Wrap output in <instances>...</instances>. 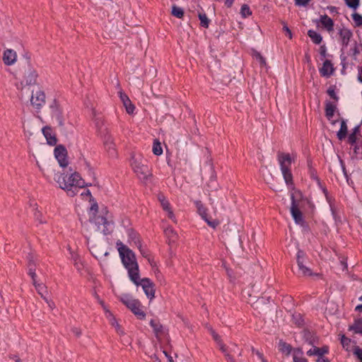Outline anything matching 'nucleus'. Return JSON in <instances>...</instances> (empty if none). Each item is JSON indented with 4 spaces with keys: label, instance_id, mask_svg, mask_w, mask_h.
<instances>
[{
    "label": "nucleus",
    "instance_id": "1",
    "mask_svg": "<svg viewBox=\"0 0 362 362\" xmlns=\"http://www.w3.org/2000/svg\"><path fill=\"white\" fill-rule=\"evenodd\" d=\"M54 180L59 184V187L66 190L67 194L71 197L76 194L78 189L83 188L86 185L80 175L71 169L66 174H55Z\"/></svg>",
    "mask_w": 362,
    "mask_h": 362
},
{
    "label": "nucleus",
    "instance_id": "2",
    "mask_svg": "<svg viewBox=\"0 0 362 362\" xmlns=\"http://www.w3.org/2000/svg\"><path fill=\"white\" fill-rule=\"evenodd\" d=\"M117 246L122 263L128 270L129 279L134 284H137L139 279V271L134 253L122 243H117Z\"/></svg>",
    "mask_w": 362,
    "mask_h": 362
},
{
    "label": "nucleus",
    "instance_id": "3",
    "mask_svg": "<svg viewBox=\"0 0 362 362\" xmlns=\"http://www.w3.org/2000/svg\"><path fill=\"white\" fill-rule=\"evenodd\" d=\"M129 163L132 170L140 180L144 182L151 176V172L146 165V160L141 154L132 153Z\"/></svg>",
    "mask_w": 362,
    "mask_h": 362
},
{
    "label": "nucleus",
    "instance_id": "4",
    "mask_svg": "<svg viewBox=\"0 0 362 362\" xmlns=\"http://www.w3.org/2000/svg\"><path fill=\"white\" fill-rule=\"evenodd\" d=\"M296 159L295 154H289L284 152H278L277 160L280 165V169L284 177V181L288 186H292L293 175L291 170V164Z\"/></svg>",
    "mask_w": 362,
    "mask_h": 362
},
{
    "label": "nucleus",
    "instance_id": "5",
    "mask_svg": "<svg viewBox=\"0 0 362 362\" xmlns=\"http://www.w3.org/2000/svg\"><path fill=\"white\" fill-rule=\"evenodd\" d=\"M37 77L36 69L30 65H28L21 73L15 76L16 80L15 86L18 90H22L27 86L35 85Z\"/></svg>",
    "mask_w": 362,
    "mask_h": 362
},
{
    "label": "nucleus",
    "instance_id": "6",
    "mask_svg": "<svg viewBox=\"0 0 362 362\" xmlns=\"http://www.w3.org/2000/svg\"><path fill=\"white\" fill-rule=\"evenodd\" d=\"M110 216L109 213L105 209L99 214H94L90 218V221L95 226L96 230L107 235L112 230L113 221L110 219Z\"/></svg>",
    "mask_w": 362,
    "mask_h": 362
},
{
    "label": "nucleus",
    "instance_id": "7",
    "mask_svg": "<svg viewBox=\"0 0 362 362\" xmlns=\"http://www.w3.org/2000/svg\"><path fill=\"white\" fill-rule=\"evenodd\" d=\"M119 300L124 303L139 320H144L146 317V313L141 309V303L134 298L128 293L122 294L119 296Z\"/></svg>",
    "mask_w": 362,
    "mask_h": 362
},
{
    "label": "nucleus",
    "instance_id": "8",
    "mask_svg": "<svg viewBox=\"0 0 362 362\" xmlns=\"http://www.w3.org/2000/svg\"><path fill=\"white\" fill-rule=\"evenodd\" d=\"M300 197L301 193L299 191H295L291 194V214L297 224H302L303 223V214L299 209V202Z\"/></svg>",
    "mask_w": 362,
    "mask_h": 362
},
{
    "label": "nucleus",
    "instance_id": "9",
    "mask_svg": "<svg viewBox=\"0 0 362 362\" xmlns=\"http://www.w3.org/2000/svg\"><path fill=\"white\" fill-rule=\"evenodd\" d=\"M308 261L305 254L302 250H298L297 253L298 274L301 276H311L313 273L311 269L307 265Z\"/></svg>",
    "mask_w": 362,
    "mask_h": 362
},
{
    "label": "nucleus",
    "instance_id": "10",
    "mask_svg": "<svg viewBox=\"0 0 362 362\" xmlns=\"http://www.w3.org/2000/svg\"><path fill=\"white\" fill-rule=\"evenodd\" d=\"M45 93L42 90L33 91L30 97V105L33 109L39 112L45 104Z\"/></svg>",
    "mask_w": 362,
    "mask_h": 362
},
{
    "label": "nucleus",
    "instance_id": "11",
    "mask_svg": "<svg viewBox=\"0 0 362 362\" xmlns=\"http://www.w3.org/2000/svg\"><path fill=\"white\" fill-rule=\"evenodd\" d=\"M136 286H141L147 296L150 300H152L155 296V289L153 283L148 278H144L138 279L137 284H134Z\"/></svg>",
    "mask_w": 362,
    "mask_h": 362
},
{
    "label": "nucleus",
    "instance_id": "12",
    "mask_svg": "<svg viewBox=\"0 0 362 362\" xmlns=\"http://www.w3.org/2000/svg\"><path fill=\"white\" fill-rule=\"evenodd\" d=\"M49 109L52 117L56 118L59 126L63 127L64 125L63 111L59 101L54 99L49 105Z\"/></svg>",
    "mask_w": 362,
    "mask_h": 362
},
{
    "label": "nucleus",
    "instance_id": "13",
    "mask_svg": "<svg viewBox=\"0 0 362 362\" xmlns=\"http://www.w3.org/2000/svg\"><path fill=\"white\" fill-rule=\"evenodd\" d=\"M54 156L61 167L68 165L67 151L63 146L59 145L54 148Z\"/></svg>",
    "mask_w": 362,
    "mask_h": 362
},
{
    "label": "nucleus",
    "instance_id": "14",
    "mask_svg": "<svg viewBox=\"0 0 362 362\" xmlns=\"http://www.w3.org/2000/svg\"><path fill=\"white\" fill-rule=\"evenodd\" d=\"M2 59L5 65L11 66L17 61V53L12 49H7L4 52Z\"/></svg>",
    "mask_w": 362,
    "mask_h": 362
},
{
    "label": "nucleus",
    "instance_id": "15",
    "mask_svg": "<svg viewBox=\"0 0 362 362\" xmlns=\"http://www.w3.org/2000/svg\"><path fill=\"white\" fill-rule=\"evenodd\" d=\"M355 310L358 312H362V304L356 307ZM349 330H352L356 334H362V317L355 320L354 324L349 327Z\"/></svg>",
    "mask_w": 362,
    "mask_h": 362
},
{
    "label": "nucleus",
    "instance_id": "16",
    "mask_svg": "<svg viewBox=\"0 0 362 362\" xmlns=\"http://www.w3.org/2000/svg\"><path fill=\"white\" fill-rule=\"evenodd\" d=\"M339 35L342 46L347 47L353 35L351 31L346 28H342L339 30Z\"/></svg>",
    "mask_w": 362,
    "mask_h": 362
},
{
    "label": "nucleus",
    "instance_id": "17",
    "mask_svg": "<svg viewBox=\"0 0 362 362\" xmlns=\"http://www.w3.org/2000/svg\"><path fill=\"white\" fill-rule=\"evenodd\" d=\"M319 22L329 33L334 30V21L327 15L325 14L321 16Z\"/></svg>",
    "mask_w": 362,
    "mask_h": 362
},
{
    "label": "nucleus",
    "instance_id": "18",
    "mask_svg": "<svg viewBox=\"0 0 362 362\" xmlns=\"http://www.w3.org/2000/svg\"><path fill=\"white\" fill-rule=\"evenodd\" d=\"M334 72V68L332 62L327 59L324 62L322 68L320 69L321 76L329 77Z\"/></svg>",
    "mask_w": 362,
    "mask_h": 362
},
{
    "label": "nucleus",
    "instance_id": "19",
    "mask_svg": "<svg viewBox=\"0 0 362 362\" xmlns=\"http://www.w3.org/2000/svg\"><path fill=\"white\" fill-rule=\"evenodd\" d=\"M105 147L111 157H115L117 155L115 144H114L112 139L110 136H107L104 142Z\"/></svg>",
    "mask_w": 362,
    "mask_h": 362
},
{
    "label": "nucleus",
    "instance_id": "20",
    "mask_svg": "<svg viewBox=\"0 0 362 362\" xmlns=\"http://www.w3.org/2000/svg\"><path fill=\"white\" fill-rule=\"evenodd\" d=\"M337 109V107L334 104L331 102H327L325 105V115L328 120H329L332 124H335L336 121H332V118L334 116V112Z\"/></svg>",
    "mask_w": 362,
    "mask_h": 362
},
{
    "label": "nucleus",
    "instance_id": "21",
    "mask_svg": "<svg viewBox=\"0 0 362 362\" xmlns=\"http://www.w3.org/2000/svg\"><path fill=\"white\" fill-rule=\"evenodd\" d=\"M328 352V348L327 346H324L322 348H318L314 346L313 349H310L307 351V354L308 356H318L319 357H323V355Z\"/></svg>",
    "mask_w": 362,
    "mask_h": 362
},
{
    "label": "nucleus",
    "instance_id": "22",
    "mask_svg": "<svg viewBox=\"0 0 362 362\" xmlns=\"http://www.w3.org/2000/svg\"><path fill=\"white\" fill-rule=\"evenodd\" d=\"M293 362H308V360L303 356V351L300 348L293 349Z\"/></svg>",
    "mask_w": 362,
    "mask_h": 362
},
{
    "label": "nucleus",
    "instance_id": "23",
    "mask_svg": "<svg viewBox=\"0 0 362 362\" xmlns=\"http://www.w3.org/2000/svg\"><path fill=\"white\" fill-rule=\"evenodd\" d=\"M279 350L286 356H289L293 351L292 346L283 340H280L279 342Z\"/></svg>",
    "mask_w": 362,
    "mask_h": 362
},
{
    "label": "nucleus",
    "instance_id": "24",
    "mask_svg": "<svg viewBox=\"0 0 362 362\" xmlns=\"http://www.w3.org/2000/svg\"><path fill=\"white\" fill-rule=\"evenodd\" d=\"M42 133L47 139L48 144H49L50 145L56 144L57 139L55 138V136L52 135V130L49 127H44L42 129Z\"/></svg>",
    "mask_w": 362,
    "mask_h": 362
},
{
    "label": "nucleus",
    "instance_id": "25",
    "mask_svg": "<svg viewBox=\"0 0 362 362\" xmlns=\"http://www.w3.org/2000/svg\"><path fill=\"white\" fill-rule=\"evenodd\" d=\"M107 320H109L110 323L111 324L112 326H113L117 332L121 335L122 334H124V332L123 331V329H122L121 326L119 325V323L117 322L115 317L114 316V315H110L109 314V317L107 318Z\"/></svg>",
    "mask_w": 362,
    "mask_h": 362
},
{
    "label": "nucleus",
    "instance_id": "26",
    "mask_svg": "<svg viewBox=\"0 0 362 362\" xmlns=\"http://www.w3.org/2000/svg\"><path fill=\"white\" fill-rule=\"evenodd\" d=\"M347 129L348 128L346 123L344 119H342L341 121L340 129L337 132V137L339 140H343L345 139L347 134Z\"/></svg>",
    "mask_w": 362,
    "mask_h": 362
},
{
    "label": "nucleus",
    "instance_id": "27",
    "mask_svg": "<svg viewBox=\"0 0 362 362\" xmlns=\"http://www.w3.org/2000/svg\"><path fill=\"white\" fill-rule=\"evenodd\" d=\"M308 35L310 37L312 41L316 45L320 44L322 40L321 35L317 33L315 30H309L308 31Z\"/></svg>",
    "mask_w": 362,
    "mask_h": 362
},
{
    "label": "nucleus",
    "instance_id": "28",
    "mask_svg": "<svg viewBox=\"0 0 362 362\" xmlns=\"http://www.w3.org/2000/svg\"><path fill=\"white\" fill-rule=\"evenodd\" d=\"M165 234L168 237L170 241L175 242L177 238V233L173 230L172 227H167L165 230Z\"/></svg>",
    "mask_w": 362,
    "mask_h": 362
},
{
    "label": "nucleus",
    "instance_id": "29",
    "mask_svg": "<svg viewBox=\"0 0 362 362\" xmlns=\"http://www.w3.org/2000/svg\"><path fill=\"white\" fill-rule=\"evenodd\" d=\"M158 199L160 203V205L164 211L169 210L170 208V204L167 200V199L163 194H159Z\"/></svg>",
    "mask_w": 362,
    "mask_h": 362
},
{
    "label": "nucleus",
    "instance_id": "30",
    "mask_svg": "<svg viewBox=\"0 0 362 362\" xmlns=\"http://www.w3.org/2000/svg\"><path fill=\"white\" fill-rule=\"evenodd\" d=\"M152 151L156 156H160L163 153V148L161 147L160 142L158 140H154Z\"/></svg>",
    "mask_w": 362,
    "mask_h": 362
},
{
    "label": "nucleus",
    "instance_id": "31",
    "mask_svg": "<svg viewBox=\"0 0 362 362\" xmlns=\"http://www.w3.org/2000/svg\"><path fill=\"white\" fill-rule=\"evenodd\" d=\"M172 15L178 18H182L184 16V11L180 7L173 6L172 7Z\"/></svg>",
    "mask_w": 362,
    "mask_h": 362
},
{
    "label": "nucleus",
    "instance_id": "32",
    "mask_svg": "<svg viewBox=\"0 0 362 362\" xmlns=\"http://www.w3.org/2000/svg\"><path fill=\"white\" fill-rule=\"evenodd\" d=\"M91 253L96 257L100 258L103 255L106 256L108 255V252L107 251H99L98 247L97 246H93L90 249Z\"/></svg>",
    "mask_w": 362,
    "mask_h": 362
},
{
    "label": "nucleus",
    "instance_id": "33",
    "mask_svg": "<svg viewBox=\"0 0 362 362\" xmlns=\"http://www.w3.org/2000/svg\"><path fill=\"white\" fill-rule=\"evenodd\" d=\"M37 293L41 296V297L44 299L46 298L45 296V292H46V287L43 284H37V281L33 283Z\"/></svg>",
    "mask_w": 362,
    "mask_h": 362
},
{
    "label": "nucleus",
    "instance_id": "34",
    "mask_svg": "<svg viewBox=\"0 0 362 362\" xmlns=\"http://www.w3.org/2000/svg\"><path fill=\"white\" fill-rule=\"evenodd\" d=\"M199 18L200 20V25L204 28H208L209 24V20L205 13H199Z\"/></svg>",
    "mask_w": 362,
    "mask_h": 362
},
{
    "label": "nucleus",
    "instance_id": "35",
    "mask_svg": "<svg viewBox=\"0 0 362 362\" xmlns=\"http://www.w3.org/2000/svg\"><path fill=\"white\" fill-rule=\"evenodd\" d=\"M240 13L243 18H246L252 15V11L247 4H243L240 9Z\"/></svg>",
    "mask_w": 362,
    "mask_h": 362
},
{
    "label": "nucleus",
    "instance_id": "36",
    "mask_svg": "<svg viewBox=\"0 0 362 362\" xmlns=\"http://www.w3.org/2000/svg\"><path fill=\"white\" fill-rule=\"evenodd\" d=\"M150 325L153 327L156 334H158L159 332H161L162 325H160V323L158 322H157L156 320H151L150 322Z\"/></svg>",
    "mask_w": 362,
    "mask_h": 362
},
{
    "label": "nucleus",
    "instance_id": "37",
    "mask_svg": "<svg viewBox=\"0 0 362 362\" xmlns=\"http://www.w3.org/2000/svg\"><path fill=\"white\" fill-rule=\"evenodd\" d=\"M28 267H29V273L28 274L31 276V278L33 279V282L34 283L35 281H36V274H35V269L34 267V264L33 263V262L31 260H30V262H29Z\"/></svg>",
    "mask_w": 362,
    "mask_h": 362
},
{
    "label": "nucleus",
    "instance_id": "38",
    "mask_svg": "<svg viewBox=\"0 0 362 362\" xmlns=\"http://www.w3.org/2000/svg\"><path fill=\"white\" fill-rule=\"evenodd\" d=\"M351 16L356 26L359 27L362 25V16L361 14L355 13Z\"/></svg>",
    "mask_w": 362,
    "mask_h": 362
},
{
    "label": "nucleus",
    "instance_id": "39",
    "mask_svg": "<svg viewBox=\"0 0 362 362\" xmlns=\"http://www.w3.org/2000/svg\"><path fill=\"white\" fill-rule=\"evenodd\" d=\"M197 206L198 209V212L200 214V216L202 217V218H205L207 217L206 214V209L203 206V205L201 204L200 202H197Z\"/></svg>",
    "mask_w": 362,
    "mask_h": 362
},
{
    "label": "nucleus",
    "instance_id": "40",
    "mask_svg": "<svg viewBox=\"0 0 362 362\" xmlns=\"http://www.w3.org/2000/svg\"><path fill=\"white\" fill-rule=\"evenodd\" d=\"M347 6L356 9L359 6V0H344Z\"/></svg>",
    "mask_w": 362,
    "mask_h": 362
},
{
    "label": "nucleus",
    "instance_id": "41",
    "mask_svg": "<svg viewBox=\"0 0 362 362\" xmlns=\"http://www.w3.org/2000/svg\"><path fill=\"white\" fill-rule=\"evenodd\" d=\"M204 220L212 228H216L219 225V221L218 220H216V219L210 220L207 217H206L205 218H204Z\"/></svg>",
    "mask_w": 362,
    "mask_h": 362
},
{
    "label": "nucleus",
    "instance_id": "42",
    "mask_svg": "<svg viewBox=\"0 0 362 362\" xmlns=\"http://www.w3.org/2000/svg\"><path fill=\"white\" fill-rule=\"evenodd\" d=\"M254 57L259 61L261 65H265L266 64V60L261 55L259 52H255L254 53Z\"/></svg>",
    "mask_w": 362,
    "mask_h": 362
},
{
    "label": "nucleus",
    "instance_id": "43",
    "mask_svg": "<svg viewBox=\"0 0 362 362\" xmlns=\"http://www.w3.org/2000/svg\"><path fill=\"white\" fill-rule=\"evenodd\" d=\"M211 333L214 339L218 344L219 347L221 348V345L223 344L221 340L220 339V337L218 334H216L213 329H211Z\"/></svg>",
    "mask_w": 362,
    "mask_h": 362
},
{
    "label": "nucleus",
    "instance_id": "44",
    "mask_svg": "<svg viewBox=\"0 0 362 362\" xmlns=\"http://www.w3.org/2000/svg\"><path fill=\"white\" fill-rule=\"evenodd\" d=\"M119 95L120 99L122 101L124 106H125L126 105H127V103L131 102L129 97L126 94L120 93Z\"/></svg>",
    "mask_w": 362,
    "mask_h": 362
},
{
    "label": "nucleus",
    "instance_id": "45",
    "mask_svg": "<svg viewBox=\"0 0 362 362\" xmlns=\"http://www.w3.org/2000/svg\"><path fill=\"white\" fill-rule=\"evenodd\" d=\"M293 319L295 320L296 324L298 326H300L303 324V320L300 314L293 315Z\"/></svg>",
    "mask_w": 362,
    "mask_h": 362
},
{
    "label": "nucleus",
    "instance_id": "46",
    "mask_svg": "<svg viewBox=\"0 0 362 362\" xmlns=\"http://www.w3.org/2000/svg\"><path fill=\"white\" fill-rule=\"evenodd\" d=\"M354 354L356 356L357 358L360 360L361 362H362V349L356 347L354 349Z\"/></svg>",
    "mask_w": 362,
    "mask_h": 362
},
{
    "label": "nucleus",
    "instance_id": "47",
    "mask_svg": "<svg viewBox=\"0 0 362 362\" xmlns=\"http://www.w3.org/2000/svg\"><path fill=\"white\" fill-rule=\"evenodd\" d=\"M310 0H295V4L298 6H306Z\"/></svg>",
    "mask_w": 362,
    "mask_h": 362
},
{
    "label": "nucleus",
    "instance_id": "48",
    "mask_svg": "<svg viewBox=\"0 0 362 362\" xmlns=\"http://www.w3.org/2000/svg\"><path fill=\"white\" fill-rule=\"evenodd\" d=\"M124 107L126 108L127 112L129 114L133 113L134 108H135L134 105L132 103V102H129V103H127V105H126Z\"/></svg>",
    "mask_w": 362,
    "mask_h": 362
},
{
    "label": "nucleus",
    "instance_id": "49",
    "mask_svg": "<svg viewBox=\"0 0 362 362\" xmlns=\"http://www.w3.org/2000/svg\"><path fill=\"white\" fill-rule=\"evenodd\" d=\"M351 341L349 338L346 337L343 335L341 338V343L344 347L348 346L350 344Z\"/></svg>",
    "mask_w": 362,
    "mask_h": 362
},
{
    "label": "nucleus",
    "instance_id": "50",
    "mask_svg": "<svg viewBox=\"0 0 362 362\" xmlns=\"http://www.w3.org/2000/svg\"><path fill=\"white\" fill-rule=\"evenodd\" d=\"M356 135L355 134V132H352L349 134L348 137V141L351 144H354L356 141Z\"/></svg>",
    "mask_w": 362,
    "mask_h": 362
},
{
    "label": "nucleus",
    "instance_id": "51",
    "mask_svg": "<svg viewBox=\"0 0 362 362\" xmlns=\"http://www.w3.org/2000/svg\"><path fill=\"white\" fill-rule=\"evenodd\" d=\"M165 211L168 214V218H170L174 223H176L177 220H176L175 216L174 215L173 211H172V209H170L169 210H167Z\"/></svg>",
    "mask_w": 362,
    "mask_h": 362
},
{
    "label": "nucleus",
    "instance_id": "52",
    "mask_svg": "<svg viewBox=\"0 0 362 362\" xmlns=\"http://www.w3.org/2000/svg\"><path fill=\"white\" fill-rule=\"evenodd\" d=\"M327 93L334 100H338V97H337V94L335 93V91L334 89L329 88L327 90Z\"/></svg>",
    "mask_w": 362,
    "mask_h": 362
},
{
    "label": "nucleus",
    "instance_id": "53",
    "mask_svg": "<svg viewBox=\"0 0 362 362\" xmlns=\"http://www.w3.org/2000/svg\"><path fill=\"white\" fill-rule=\"evenodd\" d=\"M72 332L78 337L81 335V330L78 327H73L71 329Z\"/></svg>",
    "mask_w": 362,
    "mask_h": 362
},
{
    "label": "nucleus",
    "instance_id": "54",
    "mask_svg": "<svg viewBox=\"0 0 362 362\" xmlns=\"http://www.w3.org/2000/svg\"><path fill=\"white\" fill-rule=\"evenodd\" d=\"M44 300L47 303L49 308L53 310L55 308V304L52 300H49L47 298H45Z\"/></svg>",
    "mask_w": 362,
    "mask_h": 362
},
{
    "label": "nucleus",
    "instance_id": "55",
    "mask_svg": "<svg viewBox=\"0 0 362 362\" xmlns=\"http://www.w3.org/2000/svg\"><path fill=\"white\" fill-rule=\"evenodd\" d=\"M105 313V316L107 317V319L109 317V314L110 315H113L110 310L109 309L107 308V307L105 305V304L104 303L103 305H101Z\"/></svg>",
    "mask_w": 362,
    "mask_h": 362
},
{
    "label": "nucleus",
    "instance_id": "56",
    "mask_svg": "<svg viewBox=\"0 0 362 362\" xmlns=\"http://www.w3.org/2000/svg\"><path fill=\"white\" fill-rule=\"evenodd\" d=\"M284 30L286 32V35H288V37L291 39L292 38V33H291V30L287 27L286 25H284V28H283Z\"/></svg>",
    "mask_w": 362,
    "mask_h": 362
},
{
    "label": "nucleus",
    "instance_id": "57",
    "mask_svg": "<svg viewBox=\"0 0 362 362\" xmlns=\"http://www.w3.org/2000/svg\"><path fill=\"white\" fill-rule=\"evenodd\" d=\"M320 54L323 57L326 56L327 49L325 45H322L320 48Z\"/></svg>",
    "mask_w": 362,
    "mask_h": 362
},
{
    "label": "nucleus",
    "instance_id": "58",
    "mask_svg": "<svg viewBox=\"0 0 362 362\" xmlns=\"http://www.w3.org/2000/svg\"><path fill=\"white\" fill-rule=\"evenodd\" d=\"M252 353L255 354L259 358H262V357L264 356L263 354L259 352L258 350H256L255 348H252Z\"/></svg>",
    "mask_w": 362,
    "mask_h": 362
},
{
    "label": "nucleus",
    "instance_id": "59",
    "mask_svg": "<svg viewBox=\"0 0 362 362\" xmlns=\"http://www.w3.org/2000/svg\"><path fill=\"white\" fill-rule=\"evenodd\" d=\"M94 296H95V299L97 300L98 303L100 305H102L105 303L104 301L99 297V296L97 293H95Z\"/></svg>",
    "mask_w": 362,
    "mask_h": 362
},
{
    "label": "nucleus",
    "instance_id": "60",
    "mask_svg": "<svg viewBox=\"0 0 362 362\" xmlns=\"http://www.w3.org/2000/svg\"><path fill=\"white\" fill-rule=\"evenodd\" d=\"M42 215L40 214H35V218L40 223H45V221L42 220L41 218Z\"/></svg>",
    "mask_w": 362,
    "mask_h": 362
},
{
    "label": "nucleus",
    "instance_id": "61",
    "mask_svg": "<svg viewBox=\"0 0 362 362\" xmlns=\"http://www.w3.org/2000/svg\"><path fill=\"white\" fill-rule=\"evenodd\" d=\"M98 209V206L97 204H94L90 207V211L97 212Z\"/></svg>",
    "mask_w": 362,
    "mask_h": 362
},
{
    "label": "nucleus",
    "instance_id": "62",
    "mask_svg": "<svg viewBox=\"0 0 362 362\" xmlns=\"http://www.w3.org/2000/svg\"><path fill=\"white\" fill-rule=\"evenodd\" d=\"M316 362H329L327 358H325L324 357H318Z\"/></svg>",
    "mask_w": 362,
    "mask_h": 362
},
{
    "label": "nucleus",
    "instance_id": "63",
    "mask_svg": "<svg viewBox=\"0 0 362 362\" xmlns=\"http://www.w3.org/2000/svg\"><path fill=\"white\" fill-rule=\"evenodd\" d=\"M358 80L360 82H362V69H360L358 71Z\"/></svg>",
    "mask_w": 362,
    "mask_h": 362
},
{
    "label": "nucleus",
    "instance_id": "64",
    "mask_svg": "<svg viewBox=\"0 0 362 362\" xmlns=\"http://www.w3.org/2000/svg\"><path fill=\"white\" fill-rule=\"evenodd\" d=\"M151 358L153 360L154 362H161L156 354L151 356Z\"/></svg>",
    "mask_w": 362,
    "mask_h": 362
}]
</instances>
